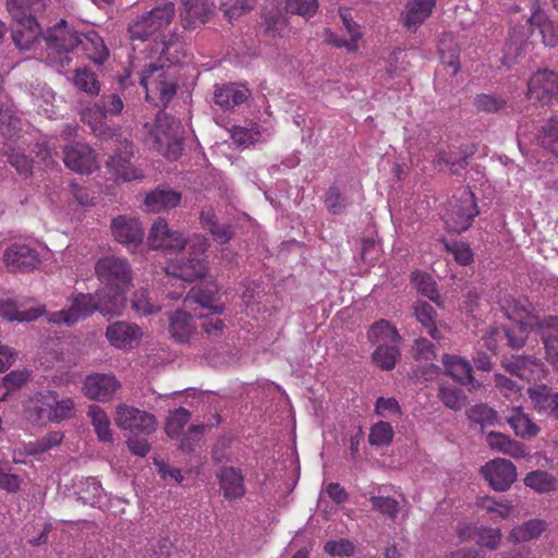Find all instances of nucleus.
<instances>
[{"label":"nucleus","mask_w":558,"mask_h":558,"mask_svg":"<svg viewBox=\"0 0 558 558\" xmlns=\"http://www.w3.org/2000/svg\"><path fill=\"white\" fill-rule=\"evenodd\" d=\"M80 38L81 32L63 19L48 27L43 34L47 63L59 72L70 66L72 63L70 54L80 47V43H82Z\"/></svg>","instance_id":"nucleus-1"},{"label":"nucleus","mask_w":558,"mask_h":558,"mask_svg":"<svg viewBox=\"0 0 558 558\" xmlns=\"http://www.w3.org/2000/svg\"><path fill=\"white\" fill-rule=\"evenodd\" d=\"M148 129L153 147L169 160H177L183 149L184 129L181 122L169 113L160 110L156 114L155 123L145 124Z\"/></svg>","instance_id":"nucleus-2"},{"label":"nucleus","mask_w":558,"mask_h":558,"mask_svg":"<svg viewBox=\"0 0 558 558\" xmlns=\"http://www.w3.org/2000/svg\"><path fill=\"white\" fill-rule=\"evenodd\" d=\"M169 70L170 66L165 69L163 65L149 63L141 73L140 82L146 89V98L158 107H167L177 94L178 83Z\"/></svg>","instance_id":"nucleus-3"},{"label":"nucleus","mask_w":558,"mask_h":558,"mask_svg":"<svg viewBox=\"0 0 558 558\" xmlns=\"http://www.w3.org/2000/svg\"><path fill=\"white\" fill-rule=\"evenodd\" d=\"M190 256H181L171 262L166 272L168 276L179 278L185 282L203 279L207 272L204 259L199 258L207 248L208 241L204 236H194L187 243Z\"/></svg>","instance_id":"nucleus-4"},{"label":"nucleus","mask_w":558,"mask_h":558,"mask_svg":"<svg viewBox=\"0 0 558 558\" xmlns=\"http://www.w3.org/2000/svg\"><path fill=\"white\" fill-rule=\"evenodd\" d=\"M174 14V4L172 2H167L163 5L156 7L149 12L137 16L128 26L130 39L141 41L147 40L149 37L169 26Z\"/></svg>","instance_id":"nucleus-5"},{"label":"nucleus","mask_w":558,"mask_h":558,"mask_svg":"<svg viewBox=\"0 0 558 558\" xmlns=\"http://www.w3.org/2000/svg\"><path fill=\"white\" fill-rule=\"evenodd\" d=\"M95 274L107 289L126 290L132 282V267L128 259L109 255L95 264Z\"/></svg>","instance_id":"nucleus-6"},{"label":"nucleus","mask_w":558,"mask_h":558,"mask_svg":"<svg viewBox=\"0 0 558 558\" xmlns=\"http://www.w3.org/2000/svg\"><path fill=\"white\" fill-rule=\"evenodd\" d=\"M478 214L474 193L470 189L463 190L459 197L454 196L449 203L446 216L448 231L461 233L468 230Z\"/></svg>","instance_id":"nucleus-7"},{"label":"nucleus","mask_w":558,"mask_h":558,"mask_svg":"<svg viewBox=\"0 0 558 558\" xmlns=\"http://www.w3.org/2000/svg\"><path fill=\"white\" fill-rule=\"evenodd\" d=\"M113 421L120 429L130 430L133 434L149 435L156 430L157 426L154 414L125 403L116 407Z\"/></svg>","instance_id":"nucleus-8"},{"label":"nucleus","mask_w":558,"mask_h":558,"mask_svg":"<svg viewBox=\"0 0 558 558\" xmlns=\"http://www.w3.org/2000/svg\"><path fill=\"white\" fill-rule=\"evenodd\" d=\"M5 268L11 272H31L37 269L40 264L39 252L26 243H12L2 256Z\"/></svg>","instance_id":"nucleus-9"},{"label":"nucleus","mask_w":558,"mask_h":558,"mask_svg":"<svg viewBox=\"0 0 558 558\" xmlns=\"http://www.w3.org/2000/svg\"><path fill=\"white\" fill-rule=\"evenodd\" d=\"M97 312L96 296L92 293H76L71 299L68 310H61L50 315L49 322L72 326Z\"/></svg>","instance_id":"nucleus-10"},{"label":"nucleus","mask_w":558,"mask_h":558,"mask_svg":"<svg viewBox=\"0 0 558 558\" xmlns=\"http://www.w3.org/2000/svg\"><path fill=\"white\" fill-rule=\"evenodd\" d=\"M147 243L153 250L174 253L183 250L187 243L181 232L171 230L163 218H158L151 226Z\"/></svg>","instance_id":"nucleus-11"},{"label":"nucleus","mask_w":558,"mask_h":558,"mask_svg":"<svg viewBox=\"0 0 558 558\" xmlns=\"http://www.w3.org/2000/svg\"><path fill=\"white\" fill-rule=\"evenodd\" d=\"M529 98L542 106L551 104L558 97V74L549 70H538L527 84Z\"/></svg>","instance_id":"nucleus-12"},{"label":"nucleus","mask_w":558,"mask_h":558,"mask_svg":"<svg viewBox=\"0 0 558 558\" xmlns=\"http://www.w3.org/2000/svg\"><path fill=\"white\" fill-rule=\"evenodd\" d=\"M121 388V383L113 374L94 373L85 377L82 391L90 400L109 402Z\"/></svg>","instance_id":"nucleus-13"},{"label":"nucleus","mask_w":558,"mask_h":558,"mask_svg":"<svg viewBox=\"0 0 558 558\" xmlns=\"http://www.w3.org/2000/svg\"><path fill=\"white\" fill-rule=\"evenodd\" d=\"M480 472L496 492L508 490L518 475L515 465L510 460L501 458L488 461Z\"/></svg>","instance_id":"nucleus-14"},{"label":"nucleus","mask_w":558,"mask_h":558,"mask_svg":"<svg viewBox=\"0 0 558 558\" xmlns=\"http://www.w3.org/2000/svg\"><path fill=\"white\" fill-rule=\"evenodd\" d=\"M111 233L117 242L128 250L137 248L144 239V228L141 221L129 216H118L111 220Z\"/></svg>","instance_id":"nucleus-15"},{"label":"nucleus","mask_w":558,"mask_h":558,"mask_svg":"<svg viewBox=\"0 0 558 558\" xmlns=\"http://www.w3.org/2000/svg\"><path fill=\"white\" fill-rule=\"evenodd\" d=\"M15 25L11 27V39L15 48L21 52H29L37 49L39 39L43 38V31L37 19L29 17L15 21Z\"/></svg>","instance_id":"nucleus-16"},{"label":"nucleus","mask_w":558,"mask_h":558,"mask_svg":"<svg viewBox=\"0 0 558 558\" xmlns=\"http://www.w3.org/2000/svg\"><path fill=\"white\" fill-rule=\"evenodd\" d=\"M64 165L78 173H90L97 168L93 148L85 143H71L63 149Z\"/></svg>","instance_id":"nucleus-17"},{"label":"nucleus","mask_w":558,"mask_h":558,"mask_svg":"<svg viewBox=\"0 0 558 558\" xmlns=\"http://www.w3.org/2000/svg\"><path fill=\"white\" fill-rule=\"evenodd\" d=\"M213 4L208 0H181L180 21L185 29H195L208 22Z\"/></svg>","instance_id":"nucleus-18"},{"label":"nucleus","mask_w":558,"mask_h":558,"mask_svg":"<svg viewBox=\"0 0 558 558\" xmlns=\"http://www.w3.org/2000/svg\"><path fill=\"white\" fill-rule=\"evenodd\" d=\"M442 363L446 373L461 385L468 386L470 391L482 387V383L474 378L473 368L469 361L457 355L444 354Z\"/></svg>","instance_id":"nucleus-19"},{"label":"nucleus","mask_w":558,"mask_h":558,"mask_svg":"<svg viewBox=\"0 0 558 558\" xmlns=\"http://www.w3.org/2000/svg\"><path fill=\"white\" fill-rule=\"evenodd\" d=\"M142 330L135 324L116 322L106 329V338L117 349L132 348L142 338Z\"/></svg>","instance_id":"nucleus-20"},{"label":"nucleus","mask_w":558,"mask_h":558,"mask_svg":"<svg viewBox=\"0 0 558 558\" xmlns=\"http://www.w3.org/2000/svg\"><path fill=\"white\" fill-rule=\"evenodd\" d=\"M535 326L539 330L545 345L547 361L558 371V317L537 318Z\"/></svg>","instance_id":"nucleus-21"},{"label":"nucleus","mask_w":558,"mask_h":558,"mask_svg":"<svg viewBox=\"0 0 558 558\" xmlns=\"http://www.w3.org/2000/svg\"><path fill=\"white\" fill-rule=\"evenodd\" d=\"M181 197L180 192L162 184L145 194L144 205L148 211L159 213L177 207L180 204Z\"/></svg>","instance_id":"nucleus-22"},{"label":"nucleus","mask_w":558,"mask_h":558,"mask_svg":"<svg viewBox=\"0 0 558 558\" xmlns=\"http://www.w3.org/2000/svg\"><path fill=\"white\" fill-rule=\"evenodd\" d=\"M169 333L178 343H187L196 333L195 318L187 312L178 310L168 314Z\"/></svg>","instance_id":"nucleus-23"},{"label":"nucleus","mask_w":558,"mask_h":558,"mask_svg":"<svg viewBox=\"0 0 558 558\" xmlns=\"http://www.w3.org/2000/svg\"><path fill=\"white\" fill-rule=\"evenodd\" d=\"M22 133V120L8 96L0 97V134L8 141H16Z\"/></svg>","instance_id":"nucleus-24"},{"label":"nucleus","mask_w":558,"mask_h":558,"mask_svg":"<svg viewBox=\"0 0 558 558\" xmlns=\"http://www.w3.org/2000/svg\"><path fill=\"white\" fill-rule=\"evenodd\" d=\"M534 409L538 413H546L558 420V392L545 384L534 385L526 390Z\"/></svg>","instance_id":"nucleus-25"},{"label":"nucleus","mask_w":558,"mask_h":558,"mask_svg":"<svg viewBox=\"0 0 558 558\" xmlns=\"http://www.w3.org/2000/svg\"><path fill=\"white\" fill-rule=\"evenodd\" d=\"M97 312L108 319L120 316L125 306V290L107 289L98 290L95 294Z\"/></svg>","instance_id":"nucleus-26"},{"label":"nucleus","mask_w":558,"mask_h":558,"mask_svg":"<svg viewBox=\"0 0 558 558\" xmlns=\"http://www.w3.org/2000/svg\"><path fill=\"white\" fill-rule=\"evenodd\" d=\"M529 46L526 33L523 29H512L505 45L501 63L511 68L525 57Z\"/></svg>","instance_id":"nucleus-27"},{"label":"nucleus","mask_w":558,"mask_h":558,"mask_svg":"<svg viewBox=\"0 0 558 558\" xmlns=\"http://www.w3.org/2000/svg\"><path fill=\"white\" fill-rule=\"evenodd\" d=\"M219 289L215 283H208L204 287L192 288L185 301H192L204 308H208L211 314H221L225 311L223 303H217Z\"/></svg>","instance_id":"nucleus-28"},{"label":"nucleus","mask_w":558,"mask_h":558,"mask_svg":"<svg viewBox=\"0 0 558 558\" xmlns=\"http://www.w3.org/2000/svg\"><path fill=\"white\" fill-rule=\"evenodd\" d=\"M199 222L204 230L208 231L214 240L220 244L228 243L234 231L230 225H220L211 207H204L199 214Z\"/></svg>","instance_id":"nucleus-29"},{"label":"nucleus","mask_w":558,"mask_h":558,"mask_svg":"<svg viewBox=\"0 0 558 558\" xmlns=\"http://www.w3.org/2000/svg\"><path fill=\"white\" fill-rule=\"evenodd\" d=\"M223 496L228 500L242 497L245 493L242 474L233 466H222L217 473Z\"/></svg>","instance_id":"nucleus-30"},{"label":"nucleus","mask_w":558,"mask_h":558,"mask_svg":"<svg viewBox=\"0 0 558 558\" xmlns=\"http://www.w3.org/2000/svg\"><path fill=\"white\" fill-rule=\"evenodd\" d=\"M80 47L86 57L96 64H104L109 57V50L104 39L95 31L81 33Z\"/></svg>","instance_id":"nucleus-31"},{"label":"nucleus","mask_w":558,"mask_h":558,"mask_svg":"<svg viewBox=\"0 0 558 558\" xmlns=\"http://www.w3.org/2000/svg\"><path fill=\"white\" fill-rule=\"evenodd\" d=\"M486 442L490 449L510 456L514 459L526 456L525 447L522 442L510 438L508 435L499 432H489L486 435Z\"/></svg>","instance_id":"nucleus-32"},{"label":"nucleus","mask_w":558,"mask_h":558,"mask_svg":"<svg viewBox=\"0 0 558 558\" xmlns=\"http://www.w3.org/2000/svg\"><path fill=\"white\" fill-rule=\"evenodd\" d=\"M248 89L239 87L235 84L216 86L214 102L225 110L232 109L243 104L248 97Z\"/></svg>","instance_id":"nucleus-33"},{"label":"nucleus","mask_w":558,"mask_h":558,"mask_svg":"<svg viewBox=\"0 0 558 558\" xmlns=\"http://www.w3.org/2000/svg\"><path fill=\"white\" fill-rule=\"evenodd\" d=\"M51 391L31 398L25 404V416L33 424H44L50 421Z\"/></svg>","instance_id":"nucleus-34"},{"label":"nucleus","mask_w":558,"mask_h":558,"mask_svg":"<svg viewBox=\"0 0 558 558\" xmlns=\"http://www.w3.org/2000/svg\"><path fill=\"white\" fill-rule=\"evenodd\" d=\"M87 416L90 420L98 440L101 442H112L113 432L110 427V418L106 411L97 404H90L87 409Z\"/></svg>","instance_id":"nucleus-35"},{"label":"nucleus","mask_w":558,"mask_h":558,"mask_svg":"<svg viewBox=\"0 0 558 558\" xmlns=\"http://www.w3.org/2000/svg\"><path fill=\"white\" fill-rule=\"evenodd\" d=\"M435 4V0H413L409 2L408 11L403 17L404 25L409 29H415L432 14Z\"/></svg>","instance_id":"nucleus-36"},{"label":"nucleus","mask_w":558,"mask_h":558,"mask_svg":"<svg viewBox=\"0 0 558 558\" xmlns=\"http://www.w3.org/2000/svg\"><path fill=\"white\" fill-rule=\"evenodd\" d=\"M412 310L416 320L426 329V332L435 340L441 339V333L436 326L435 308L425 301H416L412 305Z\"/></svg>","instance_id":"nucleus-37"},{"label":"nucleus","mask_w":558,"mask_h":558,"mask_svg":"<svg viewBox=\"0 0 558 558\" xmlns=\"http://www.w3.org/2000/svg\"><path fill=\"white\" fill-rule=\"evenodd\" d=\"M466 417L471 426H480L481 430L499 424L497 411L486 403H477L469 408L466 410Z\"/></svg>","instance_id":"nucleus-38"},{"label":"nucleus","mask_w":558,"mask_h":558,"mask_svg":"<svg viewBox=\"0 0 558 558\" xmlns=\"http://www.w3.org/2000/svg\"><path fill=\"white\" fill-rule=\"evenodd\" d=\"M460 536L463 538H472L478 546L489 550L498 549L502 539V534L499 529L484 526L474 527L468 535L463 531L460 533Z\"/></svg>","instance_id":"nucleus-39"},{"label":"nucleus","mask_w":558,"mask_h":558,"mask_svg":"<svg viewBox=\"0 0 558 558\" xmlns=\"http://www.w3.org/2000/svg\"><path fill=\"white\" fill-rule=\"evenodd\" d=\"M507 423L515 435L522 438L534 437L539 432V427L531 421L521 408H513L511 410V414L507 417Z\"/></svg>","instance_id":"nucleus-40"},{"label":"nucleus","mask_w":558,"mask_h":558,"mask_svg":"<svg viewBox=\"0 0 558 558\" xmlns=\"http://www.w3.org/2000/svg\"><path fill=\"white\" fill-rule=\"evenodd\" d=\"M41 311L39 308H28L21 310L15 301L5 300L0 302V317L7 319L8 322H34L40 315Z\"/></svg>","instance_id":"nucleus-41"},{"label":"nucleus","mask_w":558,"mask_h":558,"mask_svg":"<svg viewBox=\"0 0 558 558\" xmlns=\"http://www.w3.org/2000/svg\"><path fill=\"white\" fill-rule=\"evenodd\" d=\"M123 109V101L117 94H110L102 96L93 107L87 108V112L93 116L94 119H105L108 114H119Z\"/></svg>","instance_id":"nucleus-42"},{"label":"nucleus","mask_w":558,"mask_h":558,"mask_svg":"<svg viewBox=\"0 0 558 558\" xmlns=\"http://www.w3.org/2000/svg\"><path fill=\"white\" fill-rule=\"evenodd\" d=\"M547 523L539 519L529 520L512 529L509 538L514 543H525L541 536Z\"/></svg>","instance_id":"nucleus-43"},{"label":"nucleus","mask_w":558,"mask_h":558,"mask_svg":"<svg viewBox=\"0 0 558 558\" xmlns=\"http://www.w3.org/2000/svg\"><path fill=\"white\" fill-rule=\"evenodd\" d=\"M106 166L114 173L117 179L123 181H132L143 177L141 170L136 169L126 156H109Z\"/></svg>","instance_id":"nucleus-44"},{"label":"nucleus","mask_w":558,"mask_h":558,"mask_svg":"<svg viewBox=\"0 0 558 558\" xmlns=\"http://www.w3.org/2000/svg\"><path fill=\"white\" fill-rule=\"evenodd\" d=\"M412 280L422 295L428 298L436 305L444 306V300L438 292L437 283L429 274L413 272Z\"/></svg>","instance_id":"nucleus-45"},{"label":"nucleus","mask_w":558,"mask_h":558,"mask_svg":"<svg viewBox=\"0 0 558 558\" xmlns=\"http://www.w3.org/2000/svg\"><path fill=\"white\" fill-rule=\"evenodd\" d=\"M439 53L442 64L452 68V75H456L460 70V48L451 35L440 40Z\"/></svg>","instance_id":"nucleus-46"},{"label":"nucleus","mask_w":558,"mask_h":558,"mask_svg":"<svg viewBox=\"0 0 558 558\" xmlns=\"http://www.w3.org/2000/svg\"><path fill=\"white\" fill-rule=\"evenodd\" d=\"M536 365V360L526 355H513L510 359H505L502 361V366L508 373L527 380L532 372V367Z\"/></svg>","instance_id":"nucleus-47"},{"label":"nucleus","mask_w":558,"mask_h":558,"mask_svg":"<svg viewBox=\"0 0 558 558\" xmlns=\"http://www.w3.org/2000/svg\"><path fill=\"white\" fill-rule=\"evenodd\" d=\"M1 155L7 157V161L15 168L17 173L27 178L33 173V161L24 153L12 146H5L0 150Z\"/></svg>","instance_id":"nucleus-48"},{"label":"nucleus","mask_w":558,"mask_h":558,"mask_svg":"<svg viewBox=\"0 0 558 558\" xmlns=\"http://www.w3.org/2000/svg\"><path fill=\"white\" fill-rule=\"evenodd\" d=\"M529 23L532 26H537L539 29V34L542 35L543 43L547 47H556L558 45V32L554 23L546 19V16L541 13H534L530 19Z\"/></svg>","instance_id":"nucleus-49"},{"label":"nucleus","mask_w":558,"mask_h":558,"mask_svg":"<svg viewBox=\"0 0 558 558\" xmlns=\"http://www.w3.org/2000/svg\"><path fill=\"white\" fill-rule=\"evenodd\" d=\"M73 84L76 88L90 96H97L100 92V83L97 80L95 72L87 68H80L75 70Z\"/></svg>","instance_id":"nucleus-50"},{"label":"nucleus","mask_w":558,"mask_h":558,"mask_svg":"<svg viewBox=\"0 0 558 558\" xmlns=\"http://www.w3.org/2000/svg\"><path fill=\"white\" fill-rule=\"evenodd\" d=\"M368 338L373 342L389 341L392 343H400L402 337L399 335L395 326L387 320H378L372 325L368 330Z\"/></svg>","instance_id":"nucleus-51"},{"label":"nucleus","mask_w":558,"mask_h":558,"mask_svg":"<svg viewBox=\"0 0 558 558\" xmlns=\"http://www.w3.org/2000/svg\"><path fill=\"white\" fill-rule=\"evenodd\" d=\"M400 350L396 345L380 344L372 354L373 361L384 371H390L400 359Z\"/></svg>","instance_id":"nucleus-52"},{"label":"nucleus","mask_w":558,"mask_h":558,"mask_svg":"<svg viewBox=\"0 0 558 558\" xmlns=\"http://www.w3.org/2000/svg\"><path fill=\"white\" fill-rule=\"evenodd\" d=\"M473 105L477 111L485 113H498L507 108L508 100L497 94H478Z\"/></svg>","instance_id":"nucleus-53"},{"label":"nucleus","mask_w":558,"mask_h":558,"mask_svg":"<svg viewBox=\"0 0 558 558\" xmlns=\"http://www.w3.org/2000/svg\"><path fill=\"white\" fill-rule=\"evenodd\" d=\"M50 405L49 422L60 423L74 416V401L71 398L58 400L57 395L51 391Z\"/></svg>","instance_id":"nucleus-54"},{"label":"nucleus","mask_w":558,"mask_h":558,"mask_svg":"<svg viewBox=\"0 0 558 558\" xmlns=\"http://www.w3.org/2000/svg\"><path fill=\"white\" fill-rule=\"evenodd\" d=\"M469 157L470 155L468 154L460 155L454 151H439L436 155L435 165L439 169L444 166L449 167L451 173L458 174L460 170L464 169L469 165Z\"/></svg>","instance_id":"nucleus-55"},{"label":"nucleus","mask_w":558,"mask_h":558,"mask_svg":"<svg viewBox=\"0 0 558 558\" xmlns=\"http://www.w3.org/2000/svg\"><path fill=\"white\" fill-rule=\"evenodd\" d=\"M524 483L538 493H548L555 489L556 480L548 472L537 470L527 473Z\"/></svg>","instance_id":"nucleus-56"},{"label":"nucleus","mask_w":558,"mask_h":558,"mask_svg":"<svg viewBox=\"0 0 558 558\" xmlns=\"http://www.w3.org/2000/svg\"><path fill=\"white\" fill-rule=\"evenodd\" d=\"M24 480L12 472V468L7 460L0 459V489L9 494H15L21 489Z\"/></svg>","instance_id":"nucleus-57"},{"label":"nucleus","mask_w":558,"mask_h":558,"mask_svg":"<svg viewBox=\"0 0 558 558\" xmlns=\"http://www.w3.org/2000/svg\"><path fill=\"white\" fill-rule=\"evenodd\" d=\"M393 429L390 423L379 421L371 427L368 442L374 447L389 446L393 439Z\"/></svg>","instance_id":"nucleus-58"},{"label":"nucleus","mask_w":558,"mask_h":558,"mask_svg":"<svg viewBox=\"0 0 558 558\" xmlns=\"http://www.w3.org/2000/svg\"><path fill=\"white\" fill-rule=\"evenodd\" d=\"M438 398L444 405L453 411H459L465 403V395L457 387L440 386L438 389Z\"/></svg>","instance_id":"nucleus-59"},{"label":"nucleus","mask_w":558,"mask_h":558,"mask_svg":"<svg viewBox=\"0 0 558 558\" xmlns=\"http://www.w3.org/2000/svg\"><path fill=\"white\" fill-rule=\"evenodd\" d=\"M62 439L63 434L61 432H50L36 441L29 442L26 451L29 456H38L59 446Z\"/></svg>","instance_id":"nucleus-60"},{"label":"nucleus","mask_w":558,"mask_h":558,"mask_svg":"<svg viewBox=\"0 0 558 558\" xmlns=\"http://www.w3.org/2000/svg\"><path fill=\"white\" fill-rule=\"evenodd\" d=\"M190 417L191 413L184 408H179L170 412L166 422V433L168 436L172 438L178 437L190 421Z\"/></svg>","instance_id":"nucleus-61"},{"label":"nucleus","mask_w":558,"mask_h":558,"mask_svg":"<svg viewBox=\"0 0 558 558\" xmlns=\"http://www.w3.org/2000/svg\"><path fill=\"white\" fill-rule=\"evenodd\" d=\"M102 488L99 482L94 477H88L83 483V487L78 492V499L84 505H90L95 507L101 499Z\"/></svg>","instance_id":"nucleus-62"},{"label":"nucleus","mask_w":558,"mask_h":558,"mask_svg":"<svg viewBox=\"0 0 558 558\" xmlns=\"http://www.w3.org/2000/svg\"><path fill=\"white\" fill-rule=\"evenodd\" d=\"M542 147L558 155V120L550 119L538 136Z\"/></svg>","instance_id":"nucleus-63"},{"label":"nucleus","mask_w":558,"mask_h":558,"mask_svg":"<svg viewBox=\"0 0 558 558\" xmlns=\"http://www.w3.org/2000/svg\"><path fill=\"white\" fill-rule=\"evenodd\" d=\"M445 250L452 254L454 257V260L462 266L470 265L473 262V252L469 244L464 242H448L446 240L441 241Z\"/></svg>","instance_id":"nucleus-64"}]
</instances>
